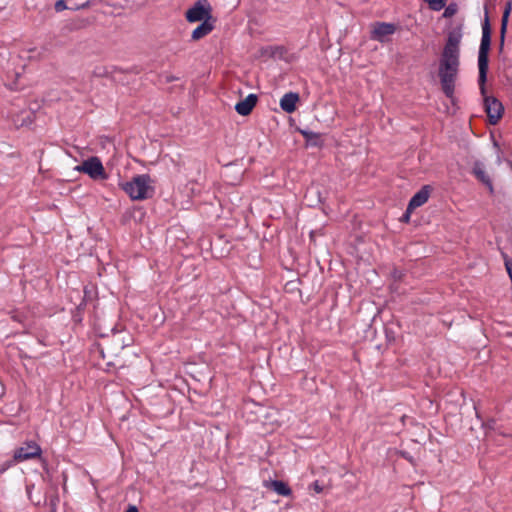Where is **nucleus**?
Returning a JSON list of instances; mask_svg holds the SVG:
<instances>
[{
	"label": "nucleus",
	"mask_w": 512,
	"mask_h": 512,
	"mask_svg": "<svg viewBox=\"0 0 512 512\" xmlns=\"http://www.w3.org/2000/svg\"><path fill=\"white\" fill-rule=\"evenodd\" d=\"M492 28L488 16L485 12V18L482 23V37L478 51V84L480 93L483 96L484 109L491 125H496L502 118L504 107L496 97L488 96L486 90L487 74L489 70V52L491 49Z\"/></svg>",
	"instance_id": "f257e3e1"
},
{
	"label": "nucleus",
	"mask_w": 512,
	"mask_h": 512,
	"mask_svg": "<svg viewBox=\"0 0 512 512\" xmlns=\"http://www.w3.org/2000/svg\"><path fill=\"white\" fill-rule=\"evenodd\" d=\"M460 48L444 46L439 61L438 76L444 95L454 103L455 82L459 73Z\"/></svg>",
	"instance_id": "f03ea898"
},
{
	"label": "nucleus",
	"mask_w": 512,
	"mask_h": 512,
	"mask_svg": "<svg viewBox=\"0 0 512 512\" xmlns=\"http://www.w3.org/2000/svg\"><path fill=\"white\" fill-rule=\"evenodd\" d=\"M120 187L135 201L149 199L154 194L151 177L148 174L136 175L130 181L120 183Z\"/></svg>",
	"instance_id": "7ed1b4c3"
},
{
	"label": "nucleus",
	"mask_w": 512,
	"mask_h": 512,
	"mask_svg": "<svg viewBox=\"0 0 512 512\" xmlns=\"http://www.w3.org/2000/svg\"><path fill=\"white\" fill-rule=\"evenodd\" d=\"M75 170L87 174L92 180H106L108 179V174L105 171V168L97 156L89 157L84 160L80 165L75 167Z\"/></svg>",
	"instance_id": "20e7f679"
},
{
	"label": "nucleus",
	"mask_w": 512,
	"mask_h": 512,
	"mask_svg": "<svg viewBox=\"0 0 512 512\" xmlns=\"http://www.w3.org/2000/svg\"><path fill=\"white\" fill-rule=\"evenodd\" d=\"M212 11V6L208 0H197L185 12V18L189 23L206 21L208 18H214Z\"/></svg>",
	"instance_id": "39448f33"
},
{
	"label": "nucleus",
	"mask_w": 512,
	"mask_h": 512,
	"mask_svg": "<svg viewBox=\"0 0 512 512\" xmlns=\"http://www.w3.org/2000/svg\"><path fill=\"white\" fill-rule=\"evenodd\" d=\"M398 26L394 23L387 22H374L372 24V30L370 34V38L372 40L385 43L389 41V36L394 34L397 30Z\"/></svg>",
	"instance_id": "423d86ee"
},
{
	"label": "nucleus",
	"mask_w": 512,
	"mask_h": 512,
	"mask_svg": "<svg viewBox=\"0 0 512 512\" xmlns=\"http://www.w3.org/2000/svg\"><path fill=\"white\" fill-rule=\"evenodd\" d=\"M41 453L42 449L35 441H28L14 451L13 461L22 462L34 459L40 457Z\"/></svg>",
	"instance_id": "0eeeda50"
},
{
	"label": "nucleus",
	"mask_w": 512,
	"mask_h": 512,
	"mask_svg": "<svg viewBox=\"0 0 512 512\" xmlns=\"http://www.w3.org/2000/svg\"><path fill=\"white\" fill-rule=\"evenodd\" d=\"M472 174L475 176V178L481 182L483 185H485L490 194L494 193V186L493 182L490 178V176L485 172L484 165L480 161H475L472 168Z\"/></svg>",
	"instance_id": "6e6552de"
},
{
	"label": "nucleus",
	"mask_w": 512,
	"mask_h": 512,
	"mask_svg": "<svg viewBox=\"0 0 512 512\" xmlns=\"http://www.w3.org/2000/svg\"><path fill=\"white\" fill-rule=\"evenodd\" d=\"M216 21V18H208V20L202 21L201 24L193 30L191 39L198 41L209 35L215 29Z\"/></svg>",
	"instance_id": "1a4fd4ad"
},
{
	"label": "nucleus",
	"mask_w": 512,
	"mask_h": 512,
	"mask_svg": "<svg viewBox=\"0 0 512 512\" xmlns=\"http://www.w3.org/2000/svg\"><path fill=\"white\" fill-rule=\"evenodd\" d=\"M257 102L258 96L256 94H249L245 99L235 104V110L241 116H248L253 111Z\"/></svg>",
	"instance_id": "9d476101"
},
{
	"label": "nucleus",
	"mask_w": 512,
	"mask_h": 512,
	"mask_svg": "<svg viewBox=\"0 0 512 512\" xmlns=\"http://www.w3.org/2000/svg\"><path fill=\"white\" fill-rule=\"evenodd\" d=\"M432 187L430 185H424L422 188L416 192L412 198L410 199L408 205L410 206V210H414L423 204H425L431 194Z\"/></svg>",
	"instance_id": "9b49d317"
},
{
	"label": "nucleus",
	"mask_w": 512,
	"mask_h": 512,
	"mask_svg": "<svg viewBox=\"0 0 512 512\" xmlns=\"http://www.w3.org/2000/svg\"><path fill=\"white\" fill-rule=\"evenodd\" d=\"M300 101V96L296 92H288L283 95V97L280 99V107L281 109L291 114L296 111L297 109V103Z\"/></svg>",
	"instance_id": "f8f14e48"
},
{
	"label": "nucleus",
	"mask_w": 512,
	"mask_h": 512,
	"mask_svg": "<svg viewBox=\"0 0 512 512\" xmlns=\"http://www.w3.org/2000/svg\"><path fill=\"white\" fill-rule=\"evenodd\" d=\"M92 0H84L82 3H74V0H58L55 3V10L61 12L65 9L80 10L90 7Z\"/></svg>",
	"instance_id": "ddd939ff"
},
{
	"label": "nucleus",
	"mask_w": 512,
	"mask_h": 512,
	"mask_svg": "<svg viewBox=\"0 0 512 512\" xmlns=\"http://www.w3.org/2000/svg\"><path fill=\"white\" fill-rule=\"evenodd\" d=\"M226 168H230L233 170L232 176L229 179L226 178V185L235 186L239 184L244 174L243 165L239 164L238 161H233L230 163H226Z\"/></svg>",
	"instance_id": "4468645a"
},
{
	"label": "nucleus",
	"mask_w": 512,
	"mask_h": 512,
	"mask_svg": "<svg viewBox=\"0 0 512 512\" xmlns=\"http://www.w3.org/2000/svg\"><path fill=\"white\" fill-rule=\"evenodd\" d=\"M265 486L274 492H276L280 496H291L292 495V489L288 485V483L282 481V480H271L269 482H265Z\"/></svg>",
	"instance_id": "2eb2a0df"
},
{
	"label": "nucleus",
	"mask_w": 512,
	"mask_h": 512,
	"mask_svg": "<svg viewBox=\"0 0 512 512\" xmlns=\"http://www.w3.org/2000/svg\"><path fill=\"white\" fill-rule=\"evenodd\" d=\"M299 132L304 137L306 146L317 147V148H320L323 146V140L321 138V134L310 131V130H305V129H300Z\"/></svg>",
	"instance_id": "dca6fc26"
},
{
	"label": "nucleus",
	"mask_w": 512,
	"mask_h": 512,
	"mask_svg": "<svg viewBox=\"0 0 512 512\" xmlns=\"http://www.w3.org/2000/svg\"><path fill=\"white\" fill-rule=\"evenodd\" d=\"M32 112L30 110H21L19 114L12 115V122L15 127L20 128L31 124Z\"/></svg>",
	"instance_id": "f3484780"
},
{
	"label": "nucleus",
	"mask_w": 512,
	"mask_h": 512,
	"mask_svg": "<svg viewBox=\"0 0 512 512\" xmlns=\"http://www.w3.org/2000/svg\"><path fill=\"white\" fill-rule=\"evenodd\" d=\"M262 56L284 58L287 49L284 46H265L260 49Z\"/></svg>",
	"instance_id": "a211bd4d"
},
{
	"label": "nucleus",
	"mask_w": 512,
	"mask_h": 512,
	"mask_svg": "<svg viewBox=\"0 0 512 512\" xmlns=\"http://www.w3.org/2000/svg\"><path fill=\"white\" fill-rule=\"evenodd\" d=\"M461 38H462L461 29L460 28L453 29L452 31H450L448 33V37H447V41H446L445 45L451 46V47H455V46L459 47Z\"/></svg>",
	"instance_id": "6ab92c4d"
},
{
	"label": "nucleus",
	"mask_w": 512,
	"mask_h": 512,
	"mask_svg": "<svg viewBox=\"0 0 512 512\" xmlns=\"http://www.w3.org/2000/svg\"><path fill=\"white\" fill-rule=\"evenodd\" d=\"M512 10V3L511 1L507 2L503 11L502 19H501V27L500 29H503V32L507 31V24H508V18Z\"/></svg>",
	"instance_id": "aec40b11"
},
{
	"label": "nucleus",
	"mask_w": 512,
	"mask_h": 512,
	"mask_svg": "<svg viewBox=\"0 0 512 512\" xmlns=\"http://www.w3.org/2000/svg\"><path fill=\"white\" fill-rule=\"evenodd\" d=\"M428 2L430 8L434 11H439L445 7L448 0H425Z\"/></svg>",
	"instance_id": "412c9836"
},
{
	"label": "nucleus",
	"mask_w": 512,
	"mask_h": 512,
	"mask_svg": "<svg viewBox=\"0 0 512 512\" xmlns=\"http://www.w3.org/2000/svg\"><path fill=\"white\" fill-rule=\"evenodd\" d=\"M458 7L455 3H450L444 10L443 17L450 18L457 13Z\"/></svg>",
	"instance_id": "4be33fe9"
},
{
	"label": "nucleus",
	"mask_w": 512,
	"mask_h": 512,
	"mask_svg": "<svg viewBox=\"0 0 512 512\" xmlns=\"http://www.w3.org/2000/svg\"><path fill=\"white\" fill-rule=\"evenodd\" d=\"M505 35H506V32H503V29H500V43H499V47H498L499 53L503 52Z\"/></svg>",
	"instance_id": "5701e85b"
},
{
	"label": "nucleus",
	"mask_w": 512,
	"mask_h": 512,
	"mask_svg": "<svg viewBox=\"0 0 512 512\" xmlns=\"http://www.w3.org/2000/svg\"><path fill=\"white\" fill-rule=\"evenodd\" d=\"M404 276V273L401 270L394 269L392 271V277L395 281H401Z\"/></svg>",
	"instance_id": "b1692460"
},
{
	"label": "nucleus",
	"mask_w": 512,
	"mask_h": 512,
	"mask_svg": "<svg viewBox=\"0 0 512 512\" xmlns=\"http://www.w3.org/2000/svg\"><path fill=\"white\" fill-rule=\"evenodd\" d=\"M412 211H413V210H410V206L408 205V206H407V208H406L405 213L402 215V217H401V219H400V220H401L402 222H405V223L409 222L410 215H411Z\"/></svg>",
	"instance_id": "393cba45"
},
{
	"label": "nucleus",
	"mask_w": 512,
	"mask_h": 512,
	"mask_svg": "<svg viewBox=\"0 0 512 512\" xmlns=\"http://www.w3.org/2000/svg\"><path fill=\"white\" fill-rule=\"evenodd\" d=\"M385 334H386V338L389 342L394 340L393 331L389 330L388 328H385Z\"/></svg>",
	"instance_id": "a878e982"
},
{
	"label": "nucleus",
	"mask_w": 512,
	"mask_h": 512,
	"mask_svg": "<svg viewBox=\"0 0 512 512\" xmlns=\"http://www.w3.org/2000/svg\"><path fill=\"white\" fill-rule=\"evenodd\" d=\"M14 461H10V462H6L5 464H3V466L0 468V474L5 472L10 466L11 464L13 463Z\"/></svg>",
	"instance_id": "bb28decb"
},
{
	"label": "nucleus",
	"mask_w": 512,
	"mask_h": 512,
	"mask_svg": "<svg viewBox=\"0 0 512 512\" xmlns=\"http://www.w3.org/2000/svg\"><path fill=\"white\" fill-rule=\"evenodd\" d=\"M313 488L317 493H320L322 491V487L319 485L318 481H315L313 483Z\"/></svg>",
	"instance_id": "cd10ccee"
},
{
	"label": "nucleus",
	"mask_w": 512,
	"mask_h": 512,
	"mask_svg": "<svg viewBox=\"0 0 512 512\" xmlns=\"http://www.w3.org/2000/svg\"><path fill=\"white\" fill-rule=\"evenodd\" d=\"M125 512H139L135 505H129Z\"/></svg>",
	"instance_id": "c85d7f7f"
},
{
	"label": "nucleus",
	"mask_w": 512,
	"mask_h": 512,
	"mask_svg": "<svg viewBox=\"0 0 512 512\" xmlns=\"http://www.w3.org/2000/svg\"><path fill=\"white\" fill-rule=\"evenodd\" d=\"M401 455H402L404 458H406V459H408L409 461H411V457H409V456H408V453H407V452H401Z\"/></svg>",
	"instance_id": "c756f323"
},
{
	"label": "nucleus",
	"mask_w": 512,
	"mask_h": 512,
	"mask_svg": "<svg viewBox=\"0 0 512 512\" xmlns=\"http://www.w3.org/2000/svg\"><path fill=\"white\" fill-rule=\"evenodd\" d=\"M314 238H315V231H311L310 232V239L314 240Z\"/></svg>",
	"instance_id": "7c9ffc66"
},
{
	"label": "nucleus",
	"mask_w": 512,
	"mask_h": 512,
	"mask_svg": "<svg viewBox=\"0 0 512 512\" xmlns=\"http://www.w3.org/2000/svg\"><path fill=\"white\" fill-rule=\"evenodd\" d=\"M74 3H79L78 0H74Z\"/></svg>",
	"instance_id": "2f4dec72"
}]
</instances>
